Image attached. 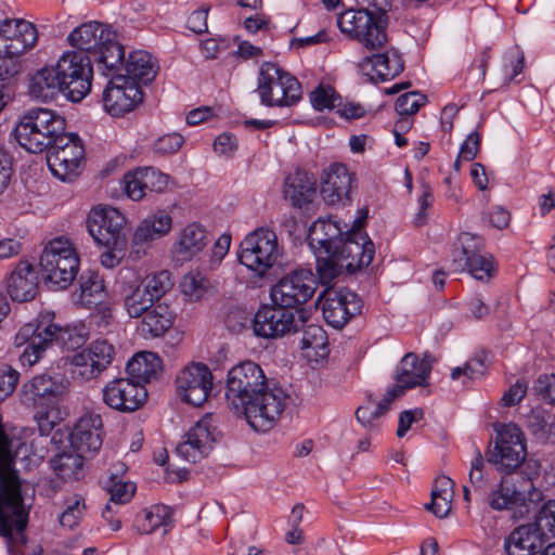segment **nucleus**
I'll return each mask as SVG.
<instances>
[{
  "instance_id": "f257e3e1",
  "label": "nucleus",
  "mask_w": 555,
  "mask_h": 555,
  "mask_svg": "<svg viewBox=\"0 0 555 555\" xmlns=\"http://www.w3.org/2000/svg\"><path fill=\"white\" fill-rule=\"evenodd\" d=\"M228 405L244 415L256 431H268L276 424L291 398L280 386L268 383L263 370L253 361L233 366L227 378Z\"/></svg>"
},
{
  "instance_id": "f03ea898",
  "label": "nucleus",
  "mask_w": 555,
  "mask_h": 555,
  "mask_svg": "<svg viewBox=\"0 0 555 555\" xmlns=\"http://www.w3.org/2000/svg\"><path fill=\"white\" fill-rule=\"evenodd\" d=\"M489 505L495 511L513 509L520 518L534 513L531 525L548 540L555 537V500H544L542 490L526 475L502 477L489 494Z\"/></svg>"
},
{
  "instance_id": "7ed1b4c3",
  "label": "nucleus",
  "mask_w": 555,
  "mask_h": 555,
  "mask_svg": "<svg viewBox=\"0 0 555 555\" xmlns=\"http://www.w3.org/2000/svg\"><path fill=\"white\" fill-rule=\"evenodd\" d=\"M69 44L85 55H90L96 69L107 76L125 61V49L116 40L111 27L90 21L76 27L67 38Z\"/></svg>"
},
{
  "instance_id": "20e7f679",
  "label": "nucleus",
  "mask_w": 555,
  "mask_h": 555,
  "mask_svg": "<svg viewBox=\"0 0 555 555\" xmlns=\"http://www.w3.org/2000/svg\"><path fill=\"white\" fill-rule=\"evenodd\" d=\"M65 128V119L56 112L33 107L18 117L13 135L21 147L38 154L47 151Z\"/></svg>"
},
{
  "instance_id": "39448f33",
  "label": "nucleus",
  "mask_w": 555,
  "mask_h": 555,
  "mask_svg": "<svg viewBox=\"0 0 555 555\" xmlns=\"http://www.w3.org/2000/svg\"><path fill=\"white\" fill-rule=\"evenodd\" d=\"M44 282L53 289H65L75 280L79 258L73 244L64 237L51 240L43 248L39 261Z\"/></svg>"
},
{
  "instance_id": "423d86ee",
  "label": "nucleus",
  "mask_w": 555,
  "mask_h": 555,
  "mask_svg": "<svg viewBox=\"0 0 555 555\" xmlns=\"http://www.w3.org/2000/svg\"><path fill=\"white\" fill-rule=\"evenodd\" d=\"M257 92L260 103L269 107L292 106L301 99L296 77L271 62L262 63L259 68Z\"/></svg>"
},
{
  "instance_id": "0eeeda50",
  "label": "nucleus",
  "mask_w": 555,
  "mask_h": 555,
  "mask_svg": "<svg viewBox=\"0 0 555 555\" xmlns=\"http://www.w3.org/2000/svg\"><path fill=\"white\" fill-rule=\"evenodd\" d=\"M282 255L278 236L268 228L248 233L240 244L238 260L257 276H264Z\"/></svg>"
},
{
  "instance_id": "6e6552de",
  "label": "nucleus",
  "mask_w": 555,
  "mask_h": 555,
  "mask_svg": "<svg viewBox=\"0 0 555 555\" xmlns=\"http://www.w3.org/2000/svg\"><path fill=\"white\" fill-rule=\"evenodd\" d=\"M90 55L81 52H64L55 66L62 82L63 95L72 102H80L91 91L93 67Z\"/></svg>"
},
{
  "instance_id": "1a4fd4ad",
  "label": "nucleus",
  "mask_w": 555,
  "mask_h": 555,
  "mask_svg": "<svg viewBox=\"0 0 555 555\" xmlns=\"http://www.w3.org/2000/svg\"><path fill=\"white\" fill-rule=\"evenodd\" d=\"M47 151V164L54 177L70 182L79 176L85 149L77 134L64 130Z\"/></svg>"
},
{
  "instance_id": "9d476101",
  "label": "nucleus",
  "mask_w": 555,
  "mask_h": 555,
  "mask_svg": "<svg viewBox=\"0 0 555 555\" xmlns=\"http://www.w3.org/2000/svg\"><path fill=\"white\" fill-rule=\"evenodd\" d=\"M527 455L525 438L521 429L515 424H505L498 431L494 447L487 452V461L498 470L509 476L525 461Z\"/></svg>"
},
{
  "instance_id": "9b49d317",
  "label": "nucleus",
  "mask_w": 555,
  "mask_h": 555,
  "mask_svg": "<svg viewBox=\"0 0 555 555\" xmlns=\"http://www.w3.org/2000/svg\"><path fill=\"white\" fill-rule=\"evenodd\" d=\"M370 12L363 9L347 10L338 16L337 25L343 34L357 40L365 49L378 50L388 40L387 27L377 23V20Z\"/></svg>"
},
{
  "instance_id": "f8f14e48",
  "label": "nucleus",
  "mask_w": 555,
  "mask_h": 555,
  "mask_svg": "<svg viewBox=\"0 0 555 555\" xmlns=\"http://www.w3.org/2000/svg\"><path fill=\"white\" fill-rule=\"evenodd\" d=\"M70 337V332L48 320L39 323H28L20 328L15 336V343L22 345L27 343L23 352V359L30 365L37 363L44 351L53 344H64Z\"/></svg>"
},
{
  "instance_id": "ddd939ff",
  "label": "nucleus",
  "mask_w": 555,
  "mask_h": 555,
  "mask_svg": "<svg viewBox=\"0 0 555 555\" xmlns=\"http://www.w3.org/2000/svg\"><path fill=\"white\" fill-rule=\"evenodd\" d=\"M115 347L105 339H96L69 358L74 379L88 382L99 377L112 364Z\"/></svg>"
},
{
  "instance_id": "4468645a",
  "label": "nucleus",
  "mask_w": 555,
  "mask_h": 555,
  "mask_svg": "<svg viewBox=\"0 0 555 555\" xmlns=\"http://www.w3.org/2000/svg\"><path fill=\"white\" fill-rule=\"evenodd\" d=\"M126 223L124 215L114 207L99 206L93 208L87 219L90 235L99 245L118 249L125 247L122 228Z\"/></svg>"
},
{
  "instance_id": "2eb2a0df",
  "label": "nucleus",
  "mask_w": 555,
  "mask_h": 555,
  "mask_svg": "<svg viewBox=\"0 0 555 555\" xmlns=\"http://www.w3.org/2000/svg\"><path fill=\"white\" fill-rule=\"evenodd\" d=\"M315 279L310 270H296L283 276L272 288L273 304L291 310L306 304L315 292Z\"/></svg>"
},
{
  "instance_id": "dca6fc26",
  "label": "nucleus",
  "mask_w": 555,
  "mask_h": 555,
  "mask_svg": "<svg viewBox=\"0 0 555 555\" xmlns=\"http://www.w3.org/2000/svg\"><path fill=\"white\" fill-rule=\"evenodd\" d=\"M482 240L464 232L459 236V246L452 251L451 267L454 272L468 271L477 280L491 275L493 270L490 258L481 254Z\"/></svg>"
},
{
  "instance_id": "f3484780",
  "label": "nucleus",
  "mask_w": 555,
  "mask_h": 555,
  "mask_svg": "<svg viewBox=\"0 0 555 555\" xmlns=\"http://www.w3.org/2000/svg\"><path fill=\"white\" fill-rule=\"evenodd\" d=\"M124 63L109 74L112 77L103 92V103L112 116H121L134 109L143 101V92L129 77L119 74ZM108 77V75L106 76Z\"/></svg>"
},
{
  "instance_id": "a211bd4d",
  "label": "nucleus",
  "mask_w": 555,
  "mask_h": 555,
  "mask_svg": "<svg viewBox=\"0 0 555 555\" xmlns=\"http://www.w3.org/2000/svg\"><path fill=\"white\" fill-rule=\"evenodd\" d=\"M324 320L334 328H341L362 310L361 298L348 288H327L322 296Z\"/></svg>"
},
{
  "instance_id": "6ab92c4d",
  "label": "nucleus",
  "mask_w": 555,
  "mask_h": 555,
  "mask_svg": "<svg viewBox=\"0 0 555 555\" xmlns=\"http://www.w3.org/2000/svg\"><path fill=\"white\" fill-rule=\"evenodd\" d=\"M38 40L35 25L21 18L0 22V56L18 57L33 49Z\"/></svg>"
},
{
  "instance_id": "aec40b11",
  "label": "nucleus",
  "mask_w": 555,
  "mask_h": 555,
  "mask_svg": "<svg viewBox=\"0 0 555 555\" xmlns=\"http://www.w3.org/2000/svg\"><path fill=\"white\" fill-rule=\"evenodd\" d=\"M362 225V219L354 220L352 229L346 230L345 238L337 248L348 272L367 267L374 258V244L365 233L360 231Z\"/></svg>"
},
{
  "instance_id": "412c9836",
  "label": "nucleus",
  "mask_w": 555,
  "mask_h": 555,
  "mask_svg": "<svg viewBox=\"0 0 555 555\" xmlns=\"http://www.w3.org/2000/svg\"><path fill=\"white\" fill-rule=\"evenodd\" d=\"M179 396L194 406L203 405L212 389V374L204 363H193L180 371L176 378Z\"/></svg>"
},
{
  "instance_id": "4be33fe9",
  "label": "nucleus",
  "mask_w": 555,
  "mask_h": 555,
  "mask_svg": "<svg viewBox=\"0 0 555 555\" xmlns=\"http://www.w3.org/2000/svg\"><path fill=\"white\" fill-rule=\"evenodd\" d=\"M69 382L61 376H34L22 388L24 401L36 408H53L68 391Z\"/></svg>"
},
{
  "instance_id": "5701e85b",
  "label": "nucleus",
  "mask_w": 555,
  "mask_h": 555,
  "mask_svg": "<svg viewBox=\"0 0 555 555\" xmlns=\"http://www.w3.org/2000/svg\"><path fill=\"white\" fill-rule=\"evenodd\" d=\"M254 333L258 337L278 338L299 330L295 312L280 305H264L253 319Z\"/></svg>"
},
{
  "instance_id": "b1692460",
  "label": "nucleus",
  "mask_w": 555,
  "mask_h": 555,
  "mask_svg": "<svg viewBox=\"0 0 555 555\" xmlns=\"http://www.w3.org/2000/svg\"><path fill=\"white\" fill-rule=\"evenodd\" d=\"M102 392L104 403L119 412H133L147 399L144 385L130 378H115L105 385Z\"/></svg>"
},
{
  "instance_id": "393cba45",
  "label": "nucleus",
  "mask_w": 555,
  "mask_h": 555,
  "mask_svg": "<svg viewBox=\"0 0 555 555\" xmlns=\"http://www.w3.org/2000/svg\"><path fill=\"white\" fill-rule=\"evenodd\" d=\"M215 441L216 428L212 427V416L206 415L188 430L176 451L185 461L196 463L209 454Z\"/></svg>"
},
{
  "instance_id": "a878e982",
  "label": "nucleus",
  "mask_w": 555,
  "mask_h": 555,
  "mask_svg": "<svg viewBox=\"0 0 555 555\" xmlns=\"http://www.w3.org/2000/svg\"><path fill=\"white\" fill-rule=\"evenodd\" d=\"M352 175L346 165L334 163L325 168L321 176L320 193L331 206L345 205L350 201Z\"/></svg>"
},
{
  "instance_id": "bb28decb",
  "label": "nucleus",
  "mask_w": 555,
  "mask_h": 555,
  "mask_svg": "<svg viewBox=\"0 0 555 555\" xmlns=\"http://www.w3.org/2000/svg\"><path fill=\"white\" fill-rule=\"evenodd\" d=\"M103 423L99 414H86L79 418L70 433V444L81 454H94L103 443Z\"/></svg>"
},
{
  "instance_id": "cd10ccee",
  "label": "nucleus",
  "mask_w": 555,
  "mask_h": 555,
  "mask_svg": "<svg viewBox=\"0 0 555 555\" xmlns=\"http://www.w3.org/2000/svg\"><path fill=\"white\" fill-rule=\"evenodd\" d=\"M345 228L346 224L341 227L338 221L331 218L318 219L309 229L307 241L310 248L319 254L336 250L345 238Z\"/></svg>"
},
{
  "instance_id": "c85d7f7f",
  "label": "nucleus",
  "mask_w": 555,
  "mask_h": 555,
  "mask_svg": "<svg viewBox=\"0 0 555 555\" xmlns=\"http://www.w3.org/2000/svg\"><path fill=\"white\" fill-rule=\"evenodd\" d=\"M5 287L13 301L33 300L38 293V275L31 263L20 261L5 280Z\"/></svg>"
},
{
  "instance_id": "c756f323",
  "label": "nucleus",
  "mask_w": 555,
  "mask_h": 555,
  "mask_svg": "<svg viewBox=\"0 0 555 555\" xmlns=\"http://www.w3.org/2000/svg\"><path fill=\"white\" fill-rule=\"evenodd\" d=\"M317 194L315 178L304 169H296L285 179L284 195L292 206L306 208Z\"/></svg>"
},
{
  "instance_id": "7c9ffc66",
  "label": "nucleus",
  "mask_w": 555,
  "mask_h": 555,
  "mask_svg": "<svg viewBox=\"0 0 555 555\" xmlns=\"http://www.w3.org/2000/svg\"><path fill=\"white\" fill-rule=\"evenodd\" d=\"M360 67L363 72L370 68L371 72L366 74L370 76L371 80L376 81L393 79L402 73L404 68L403 61L395 49L364 57L360 63Z\"/></svg>"
},
{
  "instance_id": "2f4dec72",
  "label": "nucleus",
  "mask_w": 555,
  "mask_h": 555,
  "mask_svg": "<svg viewBox=\"0 0 555 555\" xmlns=\"http://www.w3.org/2000/svg\"><path fill=\"white\" fill-rule=\"evenodd\" d=\"M546 541L533 525H522L508 535L505 550L508 555H533L544 547Z\"/></svg>"
},
{
  "instance_id": "473e14b6",
  "label": "nucleus",
  "mask_w": 555,
  "mask_h": 555,
  "mask_svg": "<svg viewBox=\"0 0 555 555\" xmlns=\"http://www.w3.org/2000/svg\"><path fill=\"white\" fill-rule=\"evenodd\" d=\"M28 92L33 99L48 102L63 94L62 82L56 66H46L37 70L29 79Z\"/></svg>"
},
{
  "instance_id": "72a5a7b5",
  "label": "nucleus",
  "mask_w": 555,
  "mask_h": 555,
  "mask_svg": "<svg viewBox=\"0 0 555 555\" xmlns=\"http://www.w3.org/2000/svg\"><path fill=\"white\" fill-rule=\"evenodd\" d=\"M140 331L144 337H162L173 324L175 313L166 302H155L142 317Z\"/></svg>"
},
{
  "instance_id": "f704fd0d",
  "label": "nucleus",
  "mask_w": 555,
  "mask_h": 555,
  "mask_svg": "<svg viewBox=\"0 0 555 555\" xmlns=\"http://www.w3.org/2000/svg\"><path fill=\"white\" fill-rule=\"evenodd\" d=\"M207 243L205 229L197 223H191L181 231L175 245V254L178 260L189 261L199 254Z\"/></svg>"
},
{
  "instance_id": "c9c22d12",
  "label": "nucleus",
  "mask_w": 555,
  "mask_h": 555,
  "mask_svg": "<svg viewBox=\"0 0 555 555\" xmlns=\"http://www.w3.org/2000/svg\"><path fill=\"white\" fill-rule=\"evenodd\" d=\"M126 75L130 80L139 83L147 85L152 82L157 74L156 60L146 51H134L129 54L127 62H124Z\"/></svg>"
},
{
  "instance_id": "e433bc0d",
  "label": "nucleus",
  "mask_w": 555,
  "mask_h": 555,
  "mask_svg": "<svg viewBox=\"0 0 555 555\" xmlns=\"http://www.w3.org/2000/svg\"><path fill=\"white\" fill-rule=\"evenodd\" d=\"M162 369V360L154 352H140L133 356L126 365V372L134 383H150Z\"/></svg>"
},
{
  "instance_id": "4c0bfd02",
  "label": "nucleus",
  "mask_w": 555,
  "mask_h": 555,
  "mask_svg": "<svg viewBox=\"0 0 555 555\" xmlns=\"http://www.w3.org/2000/svg\"><path fill=\"white\" fill-rule=\"evenodd\" d=\"M454 482L447 476L435 480L431 490V501L425 507L438 518H444L451 511Z\"/></svg>"
},
{
  "instance_id": "58836bf2",
  "label": "nucleus",
  "mask_w": 555,
  "mask_h": 555,
  "mask_svg": "<svg viewBox=\"0 0 555 555\" xmlns=\"http://www.w3.org/2000/svg\"><path fill=\"white\" fill-rule=\"evenodd\" d=\"M50 464L55 475L64 481L78 480L83 476V459L79 452L59 453L51 459Z\"/></svg>"
},
{
  "instance_id": "ea45409f",
  "label": "nucleus",
  "mask_w": 555,
  "mask_h": 555,
  "mask_svg": "<svg viewBox=\"0 0 555 555\" xmlns=\"http://www.w3.org/2000/svg\"><path fill=\"white\" fill-rule=\"evenodd\" d=\"M124 308L130 318H141L156 302L142 285H129L122 291Z\"/></svg>"
},
{
  "instance_id": "a19ab883",
  "label": "nucleus",
  "mask_w": 555,
  "mask_h": 555,
  "mask_svg": "<svg viewBox=\"0 0 555 555\" xmlns=\"http://www.w3.org/2000/svg\"><path fill=\"white\" fill-rule=\"evenodd\" d=\"M80 300L85 305H96L102 301L105 295L104 281L98 272H82L79 279Z\"/></svg>"
},
{
  "instance_id": "79ce46f5",
  "label": "nucleus",
  "mask_w": 555,
  "mask_h": 555,
  "mask_svg": "<svg viewBox=\"0 0 555 555\" xmlns=\"http://www.w3.org/2000/svg\"><path fill=\"white\" fill-rule=\"evenodd\" d=\"M418 357L414 352H408L401 360L395 376L398 383H405L408 387L427 386L428 377H418L421 372Z\"/></svg>"
},
{
  "instance_id": "37998d69",
  "label": "nucleus",
  "mask_w": 555,
  "mask_h": 555,
  "mask_svg": "<svg viewBox=\"0 0 555 555\" xmlns=\"http://www.w3.org/2000/svg\"><path fill=\"white\" fill-rule=\"evenodd\" d=\"M528 430L540 441L555 436V416L542 410H533L527 417Z\"/></svg>"
},
{
  "instance_id": "c03bdc74",
  "label": "nucleus",
  "mask_w": 555,
  "mask_h": 555,
  "mask_svg": "<svg viewBox=\"0 0 555 555\" xmlns=\"http://www.w3.org/2000/svg\"><path fill=\"white\" fill-rule=\"evenodd\" d=\"M314 254L317 256V271L324 284L331 283L346 269L337 249L330 253Z\"/></svg>"
},
{
  "instance_id": "a18cd8bd",
  "label": "nucleus",
  "mask_w": 555,
  "mask_h": 555,
  "mask_svg": "<svg viewBox=\"0 0 555 555\" xmlns=\"http://www.w3.org/2000/svg\"><path fill=\"white\" fill-rule=\"evenodd\" d=\"M142 287L156 302H162L160 299L172 288L173 282L168 271L162 270L145 278L142 282Z\"/></svg>"
},
{
  "instance_id": "49530a36",
  "label": "nucleus",
  "mask_w": 555,
  "mask_h": 555,
  "mask_svg": "<svg viewBox=\"0 0 555 555\" xmlns=\"http://www.w3.org/2000/svg\"><path fill=\"white\" fill-rule=\"evenodd\" d=\"M208 286L209 281L199 272L186 273L180 283L181 292L189 301L199 300L206 293Z\"/></svg>"
},
{
  "instance_id": "de8ad7c7",
  "label": "nucleus",
  "mask_w": 555,
  "mask_h": 555,
  "mask_svg": "<svg viewBox=\"0 0 555 555\" xmlns=\"http://www.w3.org/2000/svg\"><path fill=\"white\" fill-rule=\"evenodd\" d=\"M104 488L109 493V502L114 505L130 502L135 491V486L132 482L117 480L114 476L104 481Z\"/></svg>"
},
{
  "instance_id": "09e8293b",
  "label": "nucleus",
  "mask_w": 555,
  "mask_h": 555,
  "mask_svg": "<svg viewBox=\"0 0 555 555\" xmlns=\"http://www.w3.org/2000/svg\"><path fill=\"white\" fill-rule=\"evenodd\" d=\"M338 101H340V96L331 86L320 85L310 93L313 108L320 112L336 108Z\"/></svg>"
},
{
  "instance_id": "8fccbe9b",
  "label": "nucleus",
  "mask_w": 555,
  "mask_h": 555,
  "mask_svg": "<svg viewBox=\"0 0 555 555\" xmlns=\"http://www.w3.org/2000/svg\"><path fill=\"white\" fill-rule=\"evenodd\" d=\"M158 237V234L154 233V224L151 222V220L145 218L139 224L133 234L131 253H134L138 257H140L141 254L145 253V248L149 246V244Z\"/></svg>"
},
{
  "instance_id": "3c124183",
  "label": "nucleus",
  "mask_w": 555,
  "mask_h": 555,
  "mask_svg": "<svg viewBox=\"0 0 555 555\" xmlns=\"http://www.w3.org/2000/svg\"><path fill=\"white\" fill-rule=\"evenodd\" d=\"M85 508L86 505L83 499L79 495H75L68 501L65 511L60 515V525L67 529L75 528L80 521Z\"/></svg>"
},
{
  "instance_id": "603ef678",
  "label": "nucleus",
  "mask_w": 555,
  "mask_h": 555,
  "mask_svg": "<svg viewBox=\"0 0 555 555\" xmlns=\"http://www.w3.org/2000/svg\"><path fill=\"white\" fill-rule=\"evenodd\" d=\"M327 336L322 326L317 324H308L301 335V349H324L326 347Z\"/></svg>"
},
{
  "instance_id": "864d4df0",
  "label": "nucleus",
  "mask_w": 555,
  "mask_h": 555,
  "mask_svg": "<svg viewBox=\"0 0 555 555\" xmlns=\"http://www.w3.org/2000/svg\"><path fill=\"white\" fill-rule=\"evenodd\" d=\"M426 102V96L420 92H406L400 95L396 101V111L403 117H410L418 112Z\"/></svg>"
},
{
  "instance_id": "5fc2aeb1",
  "label": "nucleus",
  "mask_w": 555,
  "mask_h": 555,
  "mask_svg": "<svg viewBox=\"0 0 555 555\" xmlns=\"http://www.w3.org/2000/svg\"><path fill=\"white\" fill-rule=\"evenodd\" d=\"M143 186L151 192L160 193L167 189L170 177L154 167H140Z\"/></svg>"
},
{
  "instance_id": "6e6d98bb",
  "label": "nucleus",
  "mask_w": 555,
  "mask_h": 555,
  "mask_svg": "<svg viewBox=\"0 0 555 555\" xmlns=\"http://www.w3.org/2000/svg\"><path fill=\"white\" fill-rule=\"evenodd\" d=\"M140 167L125 175V192L133 201H140L145 196L146 188L143 186V179Z\"/></svg>"
},
{
  "instance_id": "4d7b16f0",
  "label": "nucleus",
  "mask_w": 555,
  "mask_h": 555,
  "mask_svg": "<svg viewBox=\"0 0 555 555\" xmlns=\"http://www.w3.org/2000/svg\"><path fill=\"white\" fill-rule=\"evenodd\" d=\"M485 460L480 450L476 449V455L470 463L468 474L469 483L475 491H482L487 486V478L483 474Z\"/></svg>"
},
{
  "instance_id": "13d9d810",
  "label": "nucleus",
  "mask_w": 555,
  "mask_h": 555,
  "mask_svg": "<svg viewBox=\"0 0 555 555\" xmlns=\"http://www.w3.org/2000/svg\"><path fill=\"white\" fill-rule=\"evenodd\" d=\"M184 139L179 133H169L158 138L153 145L155 153L160 155L177 153L183 145Z\"/></svg>"
},
{
  "instance_id": "bf43d9fd",
  "label": "nucleus",
  "mask_w": 555,
  "mask_h": 555,
  "mask_svg": "<svg viewBox=\"0 0 555 555\" xmlns=\"http://www.w3.org/2000/svg\"><path fill=\"white\" fill-rule=\"evenodd\" d=\"M362 4H366L365 8H362L363 10L371 11L372 16H374L377 20V23L380 25H384L385 27L388 26L389 17L388 12L391 9V2L392 0H358Z\"/></svg>"
},
{
  "instance_id": "052dcab7",
  "label": "nucleus",
  "mask_w": 555,
  "mask_h": 555,
  "mask_svg": "<svg viewBox=\"0 0 555 555\" xmlns=\"http://www.w3.org/2000/svg\"><path fill=\"white\" fill-rule=\"evenodd\" d=\"M533 389L539 398L555 405V374L541 375L535 380Z\"/></svg>"
},
{
  "instance_id": "680f3d73",
  "label": "nucleus",
  "mask_w": 555,
  "mask_h": 555,
  "mask_svg": "<svg viewBox=\"0 0 555 555\" xmlns=\"http://www.w3.org/2000/svg\"><path fill=\"white\" fill-rule=\"evenodd\" d=\"M144 518L147 525H144L146 532H152L166 525L167 518H169V512L166 506H153L149 511H145Z\"/></svg>"
},
{
  "instance_id": "e2e57ef3",
  "label": "nucleus",
  "mask_w": 555,
  "mask_h": 555,
  "mask_svg": "<svg viewBox=\"0 0 555 555\" xmlns=\"http://www.w3.org/2000/svg\"><path fill=\"white\" fill-rule=\"evenodd\" d=\"M481 142L480 134L477 131H474L468 134L466 140L462 143L460 149V158H463L465 162H472L479 150Z\"/></svg>"
},
{
  "instance_id": "0e129e2a",
  "label": "nucleus",
  "mask_w": 555,
  "mask_h": 555,
  "mask_svg": "<svg viewBox=\"0 0 555 555\" xmlns=\"http://www.w3.org/2000/svg\"><path fill=\"white\" fill-rule=\"evenodd\" d=\"M424 412L422 409L406 410L400 413L397 429V436L402 438L411 428L412 424L422 420Z\"/></svg>"
},
{
  "instance_id": "69168bd1",
  "label": "nucleus",
  "mask_w": 555,
  "mask_h": 555,
  "mask_svg": "<svg viewBox=\"0 0 555 555\" xmlns=\"http://www.w3.org/2000/svg\"><path fill=\"white\" fill-rule=\"evenodd\" d=\"M527 383L525 380H517L509 389L503 395L502 403L504 406H513L519 403L527 392Z\"/></svg>"
},
{
  "instance_id": "338daca9",
  "label": "nucleus",
  "mask_w": 555,
  "mask_h": 555,
  "mask_svg": "<svg viewBox=\"0 0 555 555\" xmlns=\"http://www.w3.org/2000/svg\"><path fill=\"white\" fill-rule=\"evenodd\" d=\"M487 372L486 354H477L465 363V376L468 379H478Z\"/></svg>"
},
{
  "instance_id": "774afa93",
  "label": "nucleus",
  "mask_w": 555,
  "mask_h": 555,
  "mask_svg": "<svg viewBox=\"0 0 555 555\" xmlns=\"http://www.w3.org/2000/svg\"><path fill=\"white\" fill-rule=\"evenodd\" d=\"M337 114L346 119H359L365 116L366 109L360 103H356L352 101H338L337 104Z\"/></svg>"
}]
</instances>
